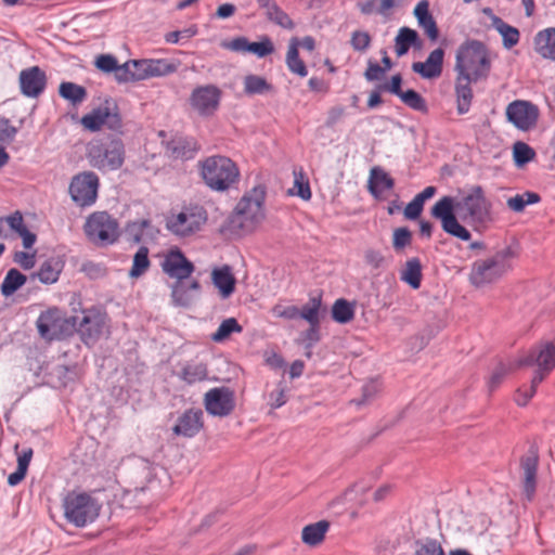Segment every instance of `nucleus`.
Returning <instances> with one entry per match:
<instances>
[{
  "instance_id": "obj_1",
  "label": "nucleus",
  "mask_w": 555,
  "mask_h": 555,
  "mask_svg": "<svg viewBox=\"0 0 555 555\" xmlns=\"http://www.w3.org/2000/svg\"><path fill=\"white\" fill-rule=\"evenodd\" d=\"M431 216L441 222L442 230L462 241H469L470 232L460 223L457 217L469 224H482L490 220L491 203L480 185L470 186L460 197H441L431 207Z\"/></svg>"
},
{
  "instance_id": "obj_2",
  "label": "nucleus",
  "mask_w": 555,
  "mask_h": 555,
  "mask_svg": "<svg viewBox=\"0 0 555 555\" xmlns=\"http://www.w3.org/2000/svg\"><path fill=\"white\" fill-rule=\"evenodd\" d=\"M264 197L266 192L261 186L245 194L227 219L224 229L234 234L253 231L264 219Z\"/></svg>"
},
{
  "instance_id": "obj_3",
  "label": "nucleus",
  "mask_w": 555,
  "mask_h": 555,
  "mask_svg": "<svg viewBox=\"0 0 555 555\" xmlns=\"http://www.w3.org/2000/svg\"><path fill=\"white\" fill-rule=\"evenodd\" d=\"M518 255V246L508 245L487 259L475 261L469 274V281L478 287L498 281L512 269L513 260Z\"/></svg>"
},
{
  "instance_id": "obj_4",
  "label": "nucleus",
  "mask_w": 555,
  "mask_h": 555,
  "mask_svg": "<svg viewBox=\"0 0 555 555\" xmlns=\"http://www.w3.org/2000/svg\"><path fill=\"white\" fill-rule=\"evenodd\" d=\"M86 156L93 168L102 172L115 171L124 165L125 145L115 135L94 139L87 144Z\"/></svg>"
},
{
  "instance_id": "obj_5",
  "label": "nucleus",
  "mask_w": 555,
  "mask_h": 555,
  "mask_svg": "<svg viewBox=\"0 0 555 555\" xmlns=\"http://www.w3.org/2000/svg\"><path fill=\"white\" fill-rule=\"evenodd\" d=\"M490 66L488 50L482 42L467 40L459 47L454 65L457 75L479 80L488 76Z\"/></svg>"
},
{
  "instance_id": "obj_6",
  "label": "nucleus",
  "mask_w": 555,
  "mask_h": 555,
  "mask_svg": "<svg viewBox=\"0 0 555 555\" xmlns=\"http://www.w3.org/2000/svg\"><path fill=\"white\" fill-rule=\"evenodd\" d=\"M201 176L211 190L223 192L238 180L240 170L229 157L214 155L201 162Z\"/></svg>"
},
{
  "instance_id": "obj_7",
  "label": "nucleus",
  "mask_w": 555,
  "mask_h": 555,
  "mask_svg": "<svg viewBox=\"0 0 555 555\" xmlns=\"http://www.w3.org/2000/svg\"><path fill=\"white\" fill-rule=\"evenodd\" d=\"M63 508L68 522L85 527L98 518L101 504L89 493L70 491L63 500Z\"/></svg>"
},
{
  "instance_id": "obj_8",
  "label": "nucleus",
  "mask_w": 555,
  "mask_h": 555,
  "mask_svg": "<svg viewBox=\"0 0 555 555\" xmlns=\"http://www.w3.org/2000/svg\"><path fill=\"white\" fill-rule=\"evenodd\" d=\"M207 222V211L203 206L183 207L178 214L167 218L166 227L176 236H191L202 230Z\"/></svg>"
},
{
  "instance_id": "obj_9",
  "label": "nucleus",
  "mask_w": 555,
  "mask_h": 555,
  "mask_svg": "<svg viewBox=\"0 0 555 555\" xmlns=\"http://www.w3.org/2000/svg\"><path fill=\"white\" fill-rule=\"evenodd\" d=\"M88 240L99 246L114 243L119 235V225L106 211L91 214L83 225Z\"/></svg>"
},
{
  "instance_id": "obj_10",
  "label": "nucleus",
  "mask_w": 555,
  "mask_h": 555,
  "mask_svg": "<svg viewBox=\"0 0 555 555\" xmlns=\"http://www.w3.org/2000/svg\"><path fill=\"white\" fill-rule=\"evenodd\" d=\"M72 327H77L85 344L93 345L107 331V315L96 308L87 309L72 317Z\"/></svg>"
},
{
  "instance_id": "obj_11",
  "label": "nucleus",
  "mask_w": 555,
  "mask_h": 555,
  "mask_svg": "<svg viewBox=\"0 0 555 555\" xmlns=\"http://www.w3.org/2000/svg\"><path fill=\"white\" fill-rule=\"evenodd\" d=\"M517 365H535L537 376L532 382H535L537 378L541 382L555 367L554 344L550 341L538 344L529 352L518 357Z\"/></svg>"
},
{
  "instance_id": "obj_12",
  "label": "nucleus",
  "mask_w": 555,
  "mask_h": 555,
  "mask_svg": "<svg viewBox=\"0 0 555 555\" xmlns=\"http://www.w3.org/2000/svg\"><path fill=\"white\" fill-rule=\"evenodd\" d=\"M222 91L215 85L196 87L190 95V105L199 116L214 115L220 105Z\"/></svg>"
},
{
  "instance_id": "obj_13",
  "label": "nucleus",
  "mask_w": 555,
  "mask_h": 555,
  "mask_svg": "<svg viewBox=\"0 0 555 555\" xmlns=\"http://www.w3.org/2000/svg\"><path fill=\"white\" fill-rule=\"evenodd\" d=\"M99 178L92 171H86L73 178L69 193L73 201L79 206L92 205L98 196Z\"/></svg>"
},
{
  "instance_id": "obj_14",
  "label": "nucleus",
  "mask_w": 555,
  "mask_h": 555,
  "mask_svg": "<svg viewBox=\"0 0 555 555\" xmlns=\"http://www.w3.org/2000/svg\"><path fill=\"white\" fill-rule=\"evenodd\" d=\"M204 406L209 415L227 417L235 409V396L228 387H216L204 396Z\"/></svg>"
},
{
  "instance_id": "obj_15",
  "label": "nucleus",
  "mask_w": 555,
  "mask_h": 555,
  "mask_svg": "<svg viewBox=\"0 0 555 555\" xmlns=\"http://www.w3.org/2000/svg\"><path fill=\"white\" fill-rule=\"evenodd\" d=\"M205 428V415L201 408H189L177 415L171 431L173 436L191 439Z\"/></svg>"
},
{
  "instance_id": "obj_16",
  "label": "nucleus",
  "mask_w": 555,
  "mask_h": 555,
  "mask_svg": "<svg viewBox=\"0 0 555 555\" xmlns=\"http://www.w3.org/2000/svg\"><path fill=\"white\" fill-rule=\"evenodd\" d=\"M80 124L91 132H96L104 126L113 131H120L122 128L120 115L115 108L108 106L94 108L91 113L82 116Z\"/></svg>"
},
{
  "instance_id": "obj_17",
  "label": "nucleus",
  "mask_w": 555,
  "mask_h": 555,
  "mask_svg": "<svg viewBox=\"0 0 555 555\" xmlns=\"http://www.w3.org/2000/svg\"><path fill=\"white\" fill-rule=\"evenodd\" d=\"M38 332L43 338H59L72 327V318L65 319L61 310L54 308L42 312L37 320Z\"/></svg>"
},
{
  "instance_id": "obj_18",
  "label": "nucleus",
  "mask_w": 555,
  "mask_h": 555,
  "mask_svg": "<svg viewBox=\"0 0 555 555\" xmlns=\"http://www.w3.org/2000/svg\"><path fill=\"white\" fill-rule=\"evenodd\" d=\"M506 117L517 129L527 131L535 126L539 109L528 101L516 100L507 105Z\"/></svg>"
},
{
  "instance_id": "obj_19",
  "label": "nucleus",
  "mask_w": 555,
  "mask_h": 555,
  "mask_svg": "<svg viewBox=\"0 0 555 555\" xmlns=\"http://www.w3.org/2000/svg\"><path fill=\"white\" fill-rule=\"evenodd\" d=\"M520 470L522 478V489L528 501H531L535 493L537 477L539 467V449L532 444L520 457Z\"/></svg>"
},
{
  "instance_id": "obj_20",
  "label": "nucleus",
  "mask_w": 555,
  "mask_h": 555,
  "mask_svg": "<svg viewBox=\"0 0 555 555\" xmlns=\"http://www.w3.org/2000/svg\"><path fill=\"white\" fill-rule=\"evenodd\" d=\"M163 271L176 281H184L194 272V264L180 249H171L162 261Z\"/></svg>"
},
{
  "instance_id": "obj_21",
  "label": "nucleus",
  "mask_w": 555,
  "mask_h": 555,
  "mask_svg": "<svg viewBox=\"0 0 555 555\" xmlns=\"http://www.w3.org/2000/svg\"><path fill=\"white\" fill-rule=\"evenodd\" d=\"M46 74L38 66L24 69L20 74L21 91L24 95L36 98L46 87Z\"/></svg>"
},
{
  "instance_id": "obj_22",
  "label": "nucleus",
  "mask_w": 555,
  "mask_h": 555,
  "mask_svg": "<svg viewBox=\"0 0 555 555\" xmlns=\"http://www.w3.org/2000/svg\"><path fill=\"white\" fill-rule=\"evenodd\" d=\"M444 51L441 48L435 49L429 53L425 62H414L412 70L422 78H437L442 73Z\"/></svg>"
},
{
  "instance_id": "obj_23",
  "label": "nucleus",
  "mask_w": 555,
  "mask_h": 555,
  "mask_svg": "<svg viewBox=\"0 0 555 555\" xmlns=\"http://www.w3.org/2000/svg\"><path fill=\"white\" fill-rule=\"evenodd\" d=\"M201 285L198 281H176L171 286V297L177 306L189 307L198 294Z\"/></svg>"
},
{
  "instance_id": "obj_24",
  "label": "nucleus",
  "mask_w": 555,
  "mask_h": 555,
  "mask_svg": "<svg viewBox=\"0 0 555 555\" xmlns=\"http://www.w3.org/2000/svg\"><path fill=\"white\" fill-rule=\"evenodd\" d=\"M413 13L418 26L423 28L427 37L431 41H436L439 37V30L436 21L429 12V2L427 0L420 1L414 8Z\"/></svg>"
},
{
  "instance_id": "obj_25",
  "label": "nucleus",
  "mask_w": 555,
  "mask_h": 555,
  "mask_svg": "<svg viewBox=\"0 0 555 555\" xmlns=\"http://www.w3.org/2000/svg\"><path fill=\"white\" fill-rule=\"evenodd\" d=\"M535 52L543 59L555 61V28L539 31L533 40Z\"/></svg>"
},
{
  "instance_id": "obj_26",
  "label": "nucleus",
  "mask_w": 555,
  "mask_h": 555,
  "mask_svg": "<svg viewBox=\"0 0 555 555\" xmlns=\"http://www.w3.org/2000/svg\"><path fill=\"white\" fill-rule=\"evenodd\" d=\"M367 183L369 191L375 197L380 196L387 190H391L395 185L393 179L380 167L371 169Z\"/></svg>"
},
{
  "instance_id": "obj_27",
  "label": "nucleus",
  "mask_w": 555,
  "mask_h": 555,
  "mask_svg": "<svg viewBox=\"0 0 555 555\" xmlns=\"http://www.w3.org/2000/svg\"><path fill=\"white\" fill-rule=\"evenodd\" d=\"M411 47L422 48V40L416 30L409 27H401L395 38L396 54L403 56Z\"/></svg>"
},
{
  "instance_id": "obj_28",
  "label": "nucleus",
  "mask_w": 555,
  "mask_h": 555,
  "mask_svg": "<svg viewBox=\"0 0 555 555\" xmlns=\"http://www.w3.org/2000/svg\"><path fill=\"white\" fill-rule=\"evenodd\" d=\"M330 529V522L327 520H320L302 528L301 540L306 545L311 547L320 545L325 538L326 532Z\"/></svg>"
},
{
  "instance_id": "obj_29",
  "label": "nucleus",
  "mask_w": 555,
  "mask_h": 555,
  "mask_svg": "<svg viewBox=\"0 0 555 555\" xmlns=\"http://www.w3.org/2000/svg\"><path fill=\"white\" fill-rule=\"evenodd\" d=\"M4 221L10 227V229L23 240V246L26 249H29L34 246L36 242V234L31 233L26 228L23 216L20 211H15L14 214L5 217Z\"/></svg>"
},
{
  "instance_id": "obj_30",
  "label": "nucleus",
  "mask_w": 555,
  "mask_h": 555,
  "mask_svg": "<svg viewBox=\"0 0 555 555\" xmlns=\"http://www.w3.org/2000/svg\"><path fill=\"white\" fill-rule=\"evenodd\" d=\"M475 81L468 76H456L455 92L457 96V111L460 114H465L469 109L473 98L470 83Z\"/></svg>"
},
{
  "instance_id": "obj_31",
  "label": "nucleus",
  "mask_w": 555,
  "mask_h": 555,
  "mask_svg": "<svg viewBox=\"0 0 555 555\" xmlns=\"http://www.w3.org/2000/svg\"><path fill=\"white\" fill-rule=\"evenodd\" d=\"M261 8L266 9V16L272 23L286 28L293 29L295 24L286 12H284L275 2L271 0H257Z\"/></svg>"
},
{
  "instance_id": "obj_32",
  "label": "nucleus",
  "mask_w": 555,
  "mask_h": 555,
  "mask_svg": "<svg viewBox=\"0 0 555 555\" xmlns=\"http://www.w3.org/2000/svg\"><path fill=\"white\" fill-rule=\"evenodd\" d=\"M211 279L223 298H228L234 292L235 279L229 267L215 269L211 273Z\"/></svg>"
},
{
  "instance_id": "obj_33",
  "label": "nucleus",
  "mask_w": 555,
  "mask_h": 555,
  "mask_svg": "<svg viewBox=\"0 0 555 555\" xmlns=\"http://www.w3.org/2000/svg\"><path fill=\"white\" fill-rule=\"evenodd\" d=\"M491 25L502 36L504 48L511 49L518 43L520 35L516 27L508 25L496 15L491 16Z\"/></svg>"
},
{
  "instance_id": "obj_34",
  "label": "nucleus",
  "mask_w": 555,
  "mask_h": 555,
  "mask_svg": "<svg viewBox=\"0 0 555 555\" xmlns=\"http://www.w3.org/2000/svg\"><path fill=\"white\" fill-rule=\"evenodd\" d=\"M400 279L413 289L420 288L422 281V264L418 258H411L405 262L400 273Z\"/></svg>"
},
{
  "instance_id": "obj_35",
  "label": "nucleus",
  "mask_w": 555,
  "mask_h": 555,
  "mask_svg": "<svg viewBox=\"0 0 555 555\" xmlns=\"http://www.w3.org/2000/svg\"><path fill=\"white\" fill-rule=\"evenodd\" d=\"M286 64L288 69L300 76L306 77L308 74L307 67L305 63L299 59L298 54V39L293 38L288 46V51L286 54Z\"/></svg>"
},
{
  "instance_id": "obj_36",
  "label": "nucleus",
  "mask_w": 555,
  "mask_h": 555,
  "mask_svg": "<svg viewBox=\"0 0 555 555\" xmlns=\"http://www.w3.org/2000/svg\"><path fill=\"white\" fill-rule=\"evenodd\" d=\"M27 281V278L22 274L17 269H10L4 276L1 284V294L4 297L13 295L20 289Z\"/></svg>"
},
{
  "instance_id": "obj_37",
  "label": "nucleus",
  "mask_w": 555,
  "mask_h": 555,
  "mask_svg": "<svg viewBox=\"0 0 555 555\" xmlns=\"http://www.w3.org/2000/svg\"><path fill=\"white\" fill-rule=\"evenodd\" d=\"M62 271V264L55 259H49L44 261L39 270L36 272V276L43 284H52L59 280Z\"/></svg>"
},
{
  "instance_id": "obj_38",
  "label": "nucleus",
  "mask_w": 555,
  "mask_h": 555,
  "mask_svg": "<svg viewBox=\"0 0 555 555\" xmlns=\"http://www.w3.org/2000/svg\"><path fill=\"white\" fill-rule=\"evenodd\" d=\"M244 92L247 95L264 94L272 91V86L266 78L258 75H246L243 80Z\"/></svg>"
},
{
  "instance_id": "obj_39",
  "label": "nucleus",
  "mask_w": 555,
  "mask_h": 555,
  "mask_svg": "<svg viewBox=\"0 0 555 555\" xmlns=\"http://www.w3.org/2000/svg\"><path fill=\"white\" fill-rule=\"evenodd\" d=\"M59 93L73 105L82 103L87 98V90L74 82H62L59 88Z\"/></svg>"
},
{
  "instance_id": "obj_40",
  "label": "nucleus",
  "mask_w": 555,
  "mask_h": 555,
  "mask_svg": "<svg viewBox=\"0 0 555 555\" xmlns=\"http://www.w3.org/2000/svg\"><path fill=\"white\" fill-rule=\"evenodd\" d=\"M540 201L541 197L538 193L527 191L507 198L506 205L514 212H522L526 206L537 204Z\"/></svg>"
},
{
  "instance_id": "obj_41",
  "label": "nucleus",
  "mask_w": 555,
  "mask_h": 555,
  "mask_svg": "<svg viewBox=\"0 0 555 555\" xmlns=\"http://www.w3.org/2000/svg\"><path fill=\"white\" fill-rule=\"evenodd\" d=\"M320 309L321 297H311L302 309H299V317L311 326L320 325Z\"/></svg>"
},
{
  "instance_id": "obj_42",
  "label": "nucleus",
  "mask_w": 555,
  "mask_h": 555,
  "mask_svg": "<svg viewBox=\"0 0 555 555\" xmlns=\"http://www.w3.org/2000/svg\"><path fill=\"white\" fill-rule=\"evenodd\" d=\"M147 61V74L150 77L166 76L177 70V65L168 60L164 59H146Z\"/></svg>"
},
{
  "instance_id": "obj_43",
  "label": "nucleus",
  "mask_w": 555,
  "mask_h": 555,
  "mask_svg": "<svg viewBox=\"0 0 555 555\" xmlns=\"http://www.w3.org/2000/svg\"><path fill=\"white\" fill-rule=\"evenodd\" d=\"M359 391L361 393L360 397L352 398L350 400V404H353L357 408H362L370 404L378 397L380 388L378 387V384H362Z\"/></svg>"
},
{
  "instance_id": "obj_44",
  "label": "nucleus",
  "mask_w": 555,
  "mask_h": 555,
  "mask_svg": "<svg viewBox=\"0 0 555 555\" xmlns=\"http://www.w3.org/2000/svg\"><path fill=\"white\" fill-rule=\"evenodd\" d=\"M242 331L243 328L235 318H228L221 322L218 330L211 335V339L221 343L227 340L231 334L241 333Z\"/></svg>"
},
{
  "instance_id": "obj_45",
  "label": "nucleus",
  "mask_w": 555,
  "mask_h": 555,
  "mask_svg": "<svg viewBox=\"0 0 555 555\" xmlns=\"http://www.w3.org/2000/svg\"><path fill=\"white\" fill-rule=\"evenodd\" d=\"M149 267V249L146 247H140L133 257V263L129 274L131 278H139Z\"/></svg>"
},
{
  "instance_id": "obj_46",
  "label": "nucleus",
  "mask_w": 555,
  "mask_h": 555,
  "mask_svg": "<svg viewBox=\"0 0 555 555\" xmlns=\"http://www.w3.org/2000/svg\"><path fill=\"white\" fill-rule=\"evenodd\" d=\"M514 162L517 167H521L529 163L535 156V152L525 142H516L513 146Z\"/></svg>"
},
{
  "instance_id": "obj_47",
  "label": "nucleus",
  "mask_w": 555,
  "mask_h": 555,
  "mask_svg": "<svg viewBox=\"0 0 555 555\" xmlns=\"http://www.w3.org/2000/svg\"><path fill=\"white\" fill-rule=\"evenodd\" d=\"M332 317L338 323H347L353 318V309L347 300L338 299L333 306Z\"/></svg>"
},
{
  "instance_id": "obj_48",
  "label": "nucleus",
  "mask_w": 555,
  "mask_h": 555,
  "mask_svg": "<svg viewBox=\"0 0 555 555\" xmlns=\"http://www.w3.org/2000/svg\"><path fill=\"white\" fill-rule=\"evenodd\" d=\"M415 555H446L441 544L435 539L418 540L415 542Z\"/></svg>"
},
{
  "instance_id": "obj_49",
  "label": "nucleus",
  "mask_w": 555,
  "mask_h": 555,
  "mask_svg": "<svg viewBox=\"0 0 555 555\" xmlns=\"http://www.w3.org/2000/svg\"><path fill=\"white\" fill-rule=\"evenodd\" d=\"M400 100L412 109H415L418 112L427 111V105H426V101L424 100V98L420 93H417L416 91H414L412 89L404 91L401 94Z\"/></svg>"
},
{
  "instance_id": "obj_50",
  "label": "nucleus",
  "mask_w": 555,
  "mask_h": 555,
  "mask_svg": "<svg viewBox=\"0 0 555 555\" xmlns=\"http://www.w3.org/2000/svg\"><path fill=\"white\" fill-rule=\"evenodd\" d=\"M518 358L508 360L507 362H500L492 370V378L493 380H498L504 377H511L512 373L521 366L517 365Z\"/></svg>"
},
{
  "instance_id": "obj_51",
  "label": "nucleus",
  "mask_w": 555,
  "mask_h": 555,
  "mask_svg": "<svg viewBox=\"0 0 555 555\" xmlns=\"http://www.w3.org/2000/svg\"><path fill=\"white\" fill-rule=\"evenodd\" d=\"M535 392V384H519L514 391V400L518 405L524 406L530 401Z\"/></svg>"
},
{
  "instance_id": "obj_52",
  "label": "nucleus",
  "mask_w": 555,
  "mask_h": 555,
  "mask_svg": "<svg viewBox=\"0 0 555 555\" xmlns=\"http://www.w3.org/2000/svg\"><path fill=\"white\" fill-rule=\"evenodd\" d=\"M412 233L408 228H397L392 234V246L395 250H402L404 247L411 245Z\"/></svg>"
},
{
  "instance_id": "obj_53",
  "label": "nucleus",
  "mask_w": 555,
  "mask_h": 555,
  "mask_svg": "<svg viewBox=\"0 0 555 555\" xmlns=\"http://www.w3.org/2000/svg\"><path fill=\"white\" fill-rule=\"evenodd\" d=\"M291 389L288 387L278 386L275 389L270 391L268 395V403L272 409H278L284 405L288 400V393Z\"/></svg>"
},
{
  "instance_id": "obj_54",
  "label": "nucleus",
  "mask_w": 555,
  "mask_h": 555,
  "mask_svg": "<svg viewBox=\"0 0 555 555\" xmlns=\"http://www.w3.org/2000/svg\"><path fill=\"white\" fill-rule=\"evenodd\" d=\"M248 53H253L258 57H264L274 51V47L270 38L264 37L260 42H250Z\"/></svg>"
},
{
  "instance_id": "obj_55",
  "label": "nucleus",
  "mask_w": 555,
  "mask_h": 555,
  "mask_svg": "<svg viewBox=\"0 0 555 555\" xmlns=\"http://www.w3.org/2000/svg\"><path fill=\"white\" fill-rule=\"evenodd\" d=\"M207 370L204 364H190L184 369L183 378L186 382H202L206 378Z\"/></svg>"
},
{
  "instance_id": "obj_56",
  "label": "nucleus",
  "mask_w": 555,
  "mask_h": 555,
  "mask_svg": "<svg viewBox=\"0 0 555 555\" xmlns=\"http://www.w3.org/2000/svg\"><path fill=\"white\" fill-rule=\"evenodd\" d=\"M295 180H294V188L297 189L296 195L301 197L305 201H308L311 198V190L309 186V182L305 179L304 173L300 172H294Z\"/></svg>"
},
{
  "instance_id": "obj_57",
  "label": "nucleus",
  "mask_w": 555,
  "mask_h": 555,
  "mask_svg": "<svg viewBox=\"0 0 555 555\" xmlns=\"http://www.w3.org/2000/svg\"><path fill=\"white\" fill-rule=\"evenodd\" d=\"M350 43L356 51L364 52L371 44V36L366 31L356 30L351 35Z\"/></svg>"
},
{
  "instance_id": "obj_58",
  "label": "nucleus",
  "mask_w": 555,
  "mask_h": 555,
  "mask_svg": "<svg viewBox=\"0 0 555 555\" xmlns=\"http://www.w3.org/2000/svg\"><path fill=\"white\" fill-rule=\"evenodd\" d=\"M271 312L276 318H282L285 320H294L299 317V309L296 306H285L282 304H276Z\"/></svg>"
},
{
  "instance_id": "obj_59",
  "label": "nucleus",
  "mask_w": 555,
  "mask_h": 555,
  "mask_svg": "<svg viewBox=\"0 0 555 555\" xmlns=\"http://www.w3.org/2000/svg\"><path fill=\"white\" fill-rule=\"evenodd\" d=\"M17 130L10 125L9 119L0 117V144L10 143Z\"/></svg>"
},
{
  "instance_id": "obj_60",
  "label": "nucleus",
  "mask_w": 555,
  "mask_h": 555,
  "mask_svg": "<svg viewBox=\"0 0 555 555\" xmlns=\"http://www.w3.org/2000/svg\"><path fill=\"white\" fill-rule=\"evenodd\" d=\"M131 66L133 81L149 78L147 68H145L147 67L146 59L131 60Z\"/></svg>"
},
{
  "instance_id": "obj_61",
  "label": "nucleus",
  "mask_w": 555,
  "mask_h": 555,
  "mask_svg": "<svg viewBox=\"0 0 555 555\" xmlns=\"http://www.w3.org/2000/svg\"><path fill=\"white\" fill-rule=\"evenodd\" d=\"M424 204L415 196L404 208V217L409 220L417 219L423 211Z\"/></svg>"
},
{
  "instance_id": "obj_62",
  "label": "nucleus",
  "mask_w": 555,
  "mask_h": 555,
  "mask_svg": "<svg viewBox=\"0 0 555 555\" xmlns=\"http://www.w3.org/2000/svg\"><path fill=\"white\" fill-rule=\"evenodd\" d=\"M117 65V61L113 55L109 54H102L96 57L95 60V66L104 72V73H111L114 72Z\"/></svg>"
},
{
  "instance_id": "obj_63",
  "label": "nucleus",
  "mask_w": 555,
  "mask_h": 555,
  "mask_svg": "<svg viewBox=\"0 0 555 555\" xmlns=\"http://www.w3.org/2000/svg\"><path fill=\"white\" fill-rule=\"evenodd\" d=\"M401 83H402V77H401V75L397 74L391 77V80L389 82L379 86L378 89L380 91L390 92L400 98L401 94L404 92L401 90Z\"/></svg>"
},
{
  "instance_id": "obj_64",
  "label": "nucleus",
  "mask_w": 555,
  "mask_h": 555,
  "mask_svg": "<svg viewBox=\"0 0 555 555\" xmlns=\"http://www.w3.org/2000/svg\"><path fill=\"white\" fill-rule=\"evenodd\" d=\"M131 68H132L131 61H128V62H126L125 64H122L120 66L116 65V68L114 70L115 78L119 82H126V81H130V80L133 81Z\"/></svg>"
}]
</instances>
